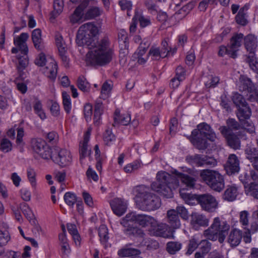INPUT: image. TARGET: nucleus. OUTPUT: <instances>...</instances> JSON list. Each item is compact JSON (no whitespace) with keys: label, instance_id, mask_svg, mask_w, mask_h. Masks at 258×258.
I'll return each instance as SVG.
<instances>
[{"label":"nucleus","instance_id":"obj_1","mask_svg":"<svg viewBox=\"0 0 258 258\" xmlns=\"http://www.w3.org/2000/svg\"><path fill=\"white\" fill-rule=\"evenodd\" d=\"M98 33V28L91 23L82 25L78 31L77 43L80 46L86 45L88 47L89 51L86 56V61L88 64L104 65L112 58L113 51L108 41L95 42L94 38Z\"/></svg>","mask_w":258,"mask_h":258},{"label":"nucleus","instance_id":"obj_2","mask_svg":"<svg viewBox=\"0 0 258 258\" xmlns=\"http://www.w3.org/2000/svg\"><path fill=\"white\" fill-rule=\"evenodd\" d=\"M177 179H180L187 188H191L195 185V180L184 174L175 170L173 175L171 176L165 171H159L156 176V181L152 184L153 190L162 194L167 198H171L172 191L178 186Z\"/></svg>","mask_w":258,"mask_h":258},{"label":"nucleus","instance_id":"obj_3","mask_svg":"<svg viewBox=\"0 0 258 258\" xmlns=\"http://www.w3.org/2000/svg\"><path fill=\"white\" fill-rule=\"evenodd\" d=\"M134 221L143 226H148L151 234L165 238H174L173 231L166 224L158 225L156 220L150 216L136 215L133 213H130L122 220L121 224L125 227L127 226V222L132 223Z\"/></svg>","mask_w":258,"mask_h":258},{"label":"nucleus","instance_id":"obj_4","mask_svg":"<svg viewBox=\"0 0 258 258\" xmlns=\"http://www.w3.org/2000/svg\"><path fill=\"white\" fill-rule=\"evenodd\" d=\"M149 189L144 186L137 187L135 189V200L141 209L154 210L160 206V200L156 196L148 192Z\"/></svg>","mask_w":258,"mask_h":258},{"label":"nucleus","instance_id":"obj_5","mask_svg":"<svg viewBox=\"0 0 258 258\" xmlns=\"http://www.w3.org/2000/svg\"><path fill=\"white\" fill-rule=\"evenodd\" d=\"M190 140L192 144L200 150L207 147L205 138L210 141H214L216 138L215 134L212 131L210 126L205 123L199 124L197 129L192 132Z\"/></svg>","mask_w":258,"mask_h":258},{"label":"nucleus","instance_id":"obj_6","mask_svg":"<svg viewBox=\"0 0 258 258\" xmlns=\"http://www.w3.org/2000/svg\"><path fill=\"white\" fill-rule=\"evenodd\" d=\"M230 229V225L225 221L221 220L219 217L214 219L210 227L204 231L205 237L213 241L218 239L222 243Z\"/></svg>","mask_w":258,"mask_h":258},{"label":"nucleus","instance_id":"obj_7","mask_svg":"<svg viewBox=\"0 0 258 258\" xmlns=\"http://www.w3.org/2000/svg\"><path fill=\"white\" fill-rule=\"evenodd\" d=\"M200 176L202 180L214 190L220 192L225 187L223 176L216 171L204 170L201 171Z\"/></svg>","mask_w":258,"mask_h":258},{"label":"nucleus","instance_id":"obj_8","mask_svg":"<svg viewBox=\"0 0 258 258\" xmlns=\"http://www.w3.org/2000/svg\"><path fill=\"white\" fill-rule=\"evenodd\" d=\"M240 179L244 184L245 194L258 199V174L252 170L241 174Z\"/></svg>","mask_w":258,"mask_h":258},{"label":"nucleus","instance_id":"obj_9","mask_svg":"<svg viewBox=\"0 0 258 258\" xmlns=\"http://www.w3.org/2000/svg\"><path fill=\"white\" fill-rule=\"evenodd\" d=\"M49 158L56 164L63 167L71 164L73 155L70 151L67 149L57 148L52 150Z\"/></svg>","mask_w":258,"mask_h":258},{"label":"nucleus","instance_id":"obj_10","mask_svg":"<svg viewBox=\"0 0 258 258\" xmlns=\"http://www.w3.org/2000/svg\"><path fill=\"white\" fill-rule=\"evenodd\" d=\"M47 62L48 64L44 73L49 78L54 80L57 74V65L55 61L51 57L46 59L45 54L42 52L40 53L35 60V63L39 67L44 66Z\"/></svg>","mask_w":258,"mask_h":258},{"label":"nucleus","instance_id":"obj_11","mask_svg":"<svg viewBox=\"0 0 258 258\" xmlns=\"http://www.w3.org/2000/svg\"><path fill=\"white\" fill-rule=\"evenodd\" d=\"M32 147L34 151L44 159H49L52 149H50L46 142L41 139H34L32 142Z\"/></svg>","mask_w":258,"mask_h":258},{"label":"nucleus","instance_id":"obj_12","mask_svg":"<svg viewBox=\"0 0 258 258\" xmlns=\"http://www.w3.org/2000/svg\"><path fill=\"white\" fill-rule=\"evenodd\" d=\"M88 4L87 0H84L70 16L69 20L72 24H79L87 20L84 11Z\"/></svg>","mask_w":258,"mask_h":258},{"label":"nucleus","instance_id":"obj_13","mask_svg":"<svg viewBox=\"0 0 258 258\" xmlns=\"http://www.w3.org/2000/svg\"><path fill=\"white\" fill-rule=\"evenodd\" d=\"M237 98H240L241 100V95L237 93H234L232 99L234 103L238 108L237 117L241 121H244L249 118L251 115V111L246 103H242L241 106H240V104H239L238 101L236 100Z\"/></svg>","mask_w":258,"mask_h":258},{"label":"nucleus","instance_id":"obj_14","mask_svg":"<svg viewBox=\"0 0 258 258\" xmlns=\"http://www.w3.org/2000/svg\"><path fill=\"white\" fill-rule=\"evenodd\" d=\"M198 200L202 208L207 211H214L218 206V203L216 199L210 195L200 196L198 198Z\"/></svg>","mask_w":258,"mask_h":258},{"label":"nucleus","instance_id":"obj_15","mask_svg":"<svg viewBox=\"0 0 258 258\" xmlns=\"http://www.w3.org/2000/svg\"><path fill=\"white\" fill-rule=\"evenodd\" d=\"M110 205L113 213L118 216H121L126 211L127 203L122 199L114 198L110 202Z\"/></svg>","mask_w":258,"mask_h":258},{"label":"nucleus","instance_id":"obj_16","mask_svg":"<svg viewBox=\"0 0 258 258\" xmlns=\"http://www.w3.org/2000/svg\"><path fill=\"white\" fill-rule=\"evenodd\" d=\"M221 134L225 137L229 145L233 149H238L240 147L239 139L231 134V130L225 126L220 128Z\"/></svg>","mask_w":258,"mask_h":258},{"label":"nucleus","instance_id":"obj_17","mask_svg":"<svg viewBox=\"0 0 258 258\" xmlns=\"http://www.w3.org/2000/svg\"><path fill=\"white\" fill-rule=\"evenodd\" d=\"M243 35L242 34L233 36L230 41L229 46L230 49L229 56L235 58L237 56V52L239 50L243 40Z\"/></svg>","mask_w":258,"mask_h":258},{"label":"nucleus","instance_id":"obj_18","mask_svg":"<svg viewBox=\"0 0 258 258\" xmlns=\"http://www.w3.org/2000/svg\"><path fill=\"white\" fill-rule=\"evenodd\" d=\"M29 38V34L27 33H22L20 36L15 37L14 38V44L19 48L23 54H27L28 48L26 42Z\"/></svg>","mask_w":258,"mask_h":258},{"label":"nucleus","instance_id":"obj_19","mask_svg":"<svg viewBox=\"0 0 258 258\" xmlns=\"http://www.w3.org/2000/svg\"><path fill=\"white\" fill-rule=\"evenodd\" d=\"M225 168L229 174L239 171L240 169L239 161L235 155L231 154L229 155Z\"/></svg>","mask_w":258,"mask_h":258},{"label":"nucleus","instance_id":"obj_20","mask_svg":"<svg viewBox=\"0 0 258 258\" xmlns=\"http://www.w3.org/2000/svg\"><path fill=\"white\" fill-rule=\"evenodd\" d=\"M209 222V220L203 215L194 213L191 215V224L195 229H198L202 226H208Z\"/></svg>","mask_w":258,"mask_h":258},{"label":"nucleus","instance_id":"obj_21","mask_svg":"<svg viewBox=\"0 0 258 258\" xmlns=\"http://www.w3.org/2000/svg\"><path fill=\"white\" fill-rule=\"evenodd\" d=\"M31 38L35 48L38 50H42L44 48V44L42 37V32L40 29H35L33 30Z\"/></svg>","mask_w":258,"mask_h":258},{"label":"nucleus","instance_id":"obj_22","mask_svg":"<svg viewBox=\"0 0 258 258\" xmlns=\"http://www.w3.org/2000/svg\"><path fill=\"white\" fill-rule=\"evenodd\" d=\"M240 193V190L235 185L228 186L224 192L223 198L228 201H233L236 200Z\"/></svg>","mask_w":258,"mask_h":258},{"label":"nucleus","instance_id":"obj_23","mask_svg":"<svg viewBox=\"0 0 258 258\" xmlns=\"http://www.w3.org/2000/svg\"><path fill=\"white\" fill-rule=\"evenodd\" d=\"M242 236V231L237 229H233L228 237V242L232 246H236L241 242Z\"/></svg>","mask_w":258,"mask_h":258},{"label":"nucleus","instance_id":"obj_24","mask_svg":"<svg viewBox=\"0 0 258 258\" xmlns=\"http://www.w3.org/2000/svg\"><path fill=\"white\" fill-rule=\"evenodd\" d=\"M90 135V132H86L84 135L83 143L80 144V153L81 160L91 154V150L88 147V142L89 140Z\"/></svg>","mask_w":258,"mask_h":258},{"label":"nucleus","instance_id":"obj_25","mask_svg":"<svg viewBox=\"0 0 258 258\" xmlns=\"http://www.w3.org/2000/svg\"><path fill=\"white\" fill-rule=\"evenodd\" d=\"M185 79V72L183 68L178 67L176 69V77L172 79L170 86L171 88H177L180 85V82Z\"/></svg>","mask_w":258,"mask_h":258},{"label":"nucleus","instance_id":"obj_26","mask_svg":"<svg viewBox=\"0 0 258 258\" xmlns=\"http://www.w3.org/2000/svg\"><path fill=\"white\" fill-rule=\"evenodd\" d=\"M245 46L251 55H253V53L257 46L256 38L252 35L247 36L245 38Z\"/></svg>","mask_w":258,"mask_h":258},{"label":"nucleus","instance_id":"obj_27","mask_svg":"<svg viewBox=\"0 0 258 258\" xmlns=\"http://www.w3.org/2000/svg\"><path fill=\"white\" fill-rule=\"evenodd\" d=\"M63 7V0H54L53 10L50 17V20L51 22H53L55 19L62 13Z\"/></svg>","mask_w":258,"mask_h":258},{"label":"nucleus","instance_id":"obj_28","mask_svg":"<svg viewBox=\"0 0 258 258\" xmlns=\"http://www.w3.org/2000/svg\"><path fill=\"white\" fill-rule=\"evenodd\" d=\"M55 42L62 59L63 61L67 62L68 59L66 55V53L67 52V47L62 36H57L55 38Z\"/></svg>","mask_w":258,"mask_h":258},{"label":"nucleus","instance_id":"obj_29","mask_svg":"<svg viewBox=\"0 0 258 258\" xmlns=\"http://www.w3.org/2000/svg\"><path fill=\"white\" fill-rule=\"evenodd\" d=\"M114 120L123 125L128 124L131 120V117L130 114L127 113H121L119 110H116L114 114Z\"/></svg>","mask_w":258,"mask_h":258},{"label":"nucleus","instance_id":"obj_30","mask_svg":"<svg viewBox=\"0 0 258 258\" xmlns=\"http://www.w3.org/2000/svg\"><path fill=\"white\" fill-rule=\"evenodd\" d=\"M134 58L140 64L144 63L148 58V54L146 53L145 47L140 46L134 53Z\"/></svg>","mask_w":258,"mask_h":258},{"label":"nucleus","instance_id":"obj_31","mask_svg":"<svg viewBox=\"0 0 258 258\" xmlns=\"http://www.w3.org/2000/svg\"><path fill=\"white\" fill-rule=\"evenodd\" d=\"M169 52L167 48L160 50L158 47H153L150 50L149 54L154 59L158 60L166 56Z\"/></svg>","mask_w":258,"mask_h":258},{"label":"nucleus","instance_id":"obj_32","mask_svg":"<svg viewBox=\"0 0 258 258\" xmlns=\"http://www.w3.org/2000/svg\"><path fill=\"white\" fill-rule=\"evenodd\" d=\"M167 217L171 226L173 228H179L180 224L177 212L174 210H170L167 212Z\"/></svg>","mask_w":258,"mask_h":258},{"label":"nucleus","instance_id":"obj_33","mask_svg":"<svg viewBox=\"0 0 258 258\" xmlns=\"http://www.w3.org/2000/svg\"><path fill=\"white\" fill-rule=\"evenodd\" d=\"M67 228L69 232L72 236L76 246H80L81 244V239L76 226L74 224L69 223L67 225Z\"/></svg>","mask_w":258,"mask_h":258},{"label":"nucleus","instance_id":"obj_34","mask_svg":"<svg viewBox=\"0 0 258 258\" xmlns=\"http://www.w3.org/2000/svg\"><path fill=\"white\" fill-rule=\"evenodd\" d=\"M200 249L202 252L198 251L195 253V258H204L205 255L210 251L211 244L207 240H202L200 242Z\"/></svg>","mask_w":258,"mask_h":258},{"label":"nucleus","instance_id":"obj_35","mask_svg":"<svg viewBox=\"0 0 258 258\" xmlns=\"http://www.w3.org/2000/svg\"><path fill=\"white\" fill-rule=\"evenodd\" d=\"M36 175V172L33 168L29 167L27 169V179L33 189H36L37 187Z\"/></svg>","mask_w":258,"mask_h":258},{"label":"nucleus","instance_id":"obj_36","mask_svg":"<svg viewBox=\"0 0 258 258\" xmlns=\"http://www.w3.org/2000/svg\"><path fill=\"white\" fill-rule=\"evenodd\" d=\"M103 111L102 103L100 102H97L95 104L94 121V123L98 125L100 123L101 119V114Z\"/></svg>","mask_w":258,"mask_h":258},{"label":"nucleus","instance_id":"obj_37","mask_svg":"<svg viewBox=\"0 0 258 258\" xmlns=\"http://www.w3.org/2000/svg\"><path fill=\"white\" fill-rule=\"evenodd\" d=\"M102 13V11L97 7L89 8L85 13L86 20L93 19L99 16Z\"/></svg>","mask_w":258,"mask_h":258},{"label":"nucleus","instance_id":"obj_38","mask_svg":"<svg viewBox=\"0 0 258 258\" xmlns=\"http://www.w3.org/2000/svg\"><path fill=\"white\" fill-rule=\"evenodd\" d=\"M77 85L78 88L84 92H88L90 89V84L84 77H79Z\"/></svg>","mask_w":258,"mask_h":258},{"label":"nucleus","instance_id":"obj_39","mask_svg":"<svg viewBox=\"0 0 258 258\" xmlns=\"http://www.w3.org/2000/svg\"><path fill=\"white\" fill-rule=\"evenodd\" d=\"M112 84L111 83L105 82L102 85L101 91V97L103 99L109 97L112 89Z\"/></svg>","mask_w":258,"mask_h":258},{"label":"nucleus","instance_id":"obj_40","mask_svg":"<svg viewBox=\"0 0 258 258\" xmlns=\"http://www.w3.org/2000/svg\"><path fill=\"white\" fill-rule=\"evenodd\" d=\"M98 235L102 243H105L107 241L108 237V229L106 225H102L98 229Z\"/></svg>","mask_w":258,"mask_h":258},{"label":"nucleus","instance_id":"obj_41","mask_svg":"<svg viewBox=\"0 0 258 258\" xmlns=\"http://www.w3.org/2000/svg\"><path fill=\"white\" fill-rule=\"evenodd\" d=\"M63 199L66 203L70 207H73L77 201L76 195L71 192L66 193Z\"/></svg>","mask_w":258,"mask_h":258},{"label":"nucleus","instance_id":"obj_42","mask_svg":"<svg viewBox=\"0 0 258 258\" xmlns=\"http://www.w3.org/2000/svg\"><path fill=\"white\" fill-rule=\"evenodd\" d=\"M246 157L252 163V161L255 160L258 158L257 151L253 147H248L245 150Z\"/></svg>","mask_w":258,"mask_h":258},{"label":"nucleus","instance_id":"obj_43","mask_svg":"<svg viewBox=\"0 0 258 258\" xmlns=\"http://www.w3.org/2000/svg\"><path fill=\"white\" fill-rule=\"evenodd\" d=\"M64 109L67 113H70L72 109L71 99L70 95L66 92L62 93Z\"/></svg>","mask_w":258,"mask_h":258},{"label":"nucleus","instance_id":"obj_44","mask_svg":"<svg viewBox=\"0 0 258 258\" xmlns=\"http://www.w3.org/2000/svg\"><path fill=\"white\" fill-rule=\"evenodd\" d=\"M24 78V75L21 74L20 78H17L15 80L18 90L23 94L25 93L27 91L26 84L22 81Z\"/></svg>","mask_w":258,"mask_h":258},{"label":"nucleus","instance_id":"obj_45","mask_svg":"<svg viewBox=\"0 0 258 258\" xmlns=\"http://www.w3.org/2000/svg\"><path fill=\"white\" fill-rule=\"evenodd\" d=\"M140 251L133 248H124L120 250L118 252V255L121 257H126L131 255H138L140 254Z\"/></svg>","mask_w":258,"mask_h":258},{"label":"nucleus","instance_id":"obj_46","mask_svg":"<svg viewBox=\"0 0 258 258\" xmlns=\"http://www.w3.org/2000/svg\"><path fill=\"white\" fill-rule=\"evenodd\" d=\"M21 198L25 202H29L31 200V192L28 187H22L19 191Z\"/></svg>","mask_w":258,"mask_h":258},{"label":"nucleus","instance_id":"obj_47","mask_svg":"<svg viewBox=\"0 0 258 258\" xmlns=\"http://www.w3.org/2000/svg\"><path fill=\"white\" fill-rule=\"evenodd\" d=\"M104 141L107 145H112L115 141V137L110 130H107L104 135Z\"/></svg>","mask_w":258,"mask_h":258},{"label":"nucleus","instance_id":"obj_48","mask_svg":"<svg viewBox=\"0 0 258 258\" xmlns=\"http://www.w3.org/2000/svg\"><path fill=\"white\" fill-rule=\"evenodd\" d=\"M141 167V162L139 161H136L132 163L127 164L124 167V170L126 173H131Z\"/></svg>","mask_w":258,"mask_h":258},{"label":"nucleus","instance_id":"obj_49","mask_svg":"<svg viewBox=\"0 0 258 258\" xmlns=\"http://www.w3.org/2000/svg\"><path fill=\"white\" fill-rule=\"evenodd\" d=\"M12 144L7 139H3L1 142L0 150L3 152L7 153L12 150Z\"/></svg>","mask_w":258,"mask_h":258},{"label":"nucleus","instance_id":"obj_50","mask_svg":"<svg viewBox=\"0 0 258 258\" xmlns=\"http://www.w3.org/2000/svg\"><path fill=\"white\" fill-rule=\"evenodd\" d=\"M93 107L89 103H86L84 107V115L87 121H90L92 118Z\"/></svg>","mask_w":258,"mask_h":258},{"label":"nucleus","instance_id":"obj_51","mask_svg":"<svg viewBox=\"0 0 258 258\" xmlns=\"http://www.w3.org/2000/svg\"><path fill=\"white\" fill-rule=\"evenodd\" d=\"M248 62L251 70L258 74V59L254 55L248 56Z\"/></svg>","mask_w":258,"mask_h":258},{"label":"nucleus","instance_id":"obj_52","mask_svg":"<svg viewBox=\"0 0 258 258\" xmlns=\"http://www.w3.org/2000/svg\"><path fill=\"white\" fill-rule=\"evenodd\" d=\"M181 248V244L179 243L171 242L167 244V249L170 253H174Z\"/></svg>","mask_w":258,"mask_h":258},{"label":"nucleus","instance_id":"obj_53","mask_svg":"<svg viewBox=\"0 0 258 258\" xmlns=\"http://www.w3.org/2000/svg\"><path fill=\"white\" fill-rule=\"evenodd\" d=\"M19 64L18 66V70L21 71L22 70L25 68L28 64V59L27 58V54H23L22 57H18Z\"/></svg>","mask_w":258,"mask_h":258},{"label":"nucleus","instance_id":"obj_54","mask_svg":"<svg viewBox=\"0 0 258 258\" xmlns=\"http://www.w3.org/2000/svg\"><path fill=\"white\" fill-rule=\"evenodd\" d=\"M50 110L52 116H58L60 114V108L58 104L56 102H52Z\"/></svg>","mask_w":258,"mask_h":258},{"label":"nucleus","instance_id":"obj_55","mask_svg":"<svg viewBox=\"0 0 258 258\" xmlns=\"http://www.w3.org/2000/svg\"><path fill=\"white\" fill-rule=\"evenodd\" d=\"M86 175L88 179L90 180L97 181L99 179V176L97 173L90 167L88 168L86 172Z\"/></svg>","mask_w":258,"mask_h":258},{"label":"nucleus","instance_id":"obj_56","mask_svg":"<svg viewBox=\"0 0 258 258\" xmlns=\"http://www.w3.org/2000/svg\"><path fill=\"white\" fill-rule=\"evenodd\" d=\"M10 239V235L8 232H3L0 230V246H2L9 241Z\"/></svg>","mask_w":258,"mask_h":258},{"label":"nucleus","instance_id":"obj_57","mask_svg":"<svg viewBox=\"0 0 258 258\" xmlns=\"http://www.w3.org/2000/svg\"><path fill=\"white\" fill-rule=\"evenodd\" d=\"M199 245L198 241L194 238L190 240L188 250L187 251L186 254L190 255L191 254L193 251L197 248Z\"/></svg>","mask_w":258,"mask_h":258},{"label":"nucleus","instance_id":"obj_58","mask_svg":"<svg viewBox=\"0 0 258 258\" xmlns=\"http://www.w3.org/2000/svg\"><path fill=\"white\" fill-rule=\"evenodd\" d=\"M248 213L243 211L240 213V222L243 226H247L248 224Z\"/></svg>","mask_w":258,"mask_h":258},{"label":"nucleus","instance_id":"obj_59","mask_svg":"<svg viewBox=\"0 0 258 258\" xmlns=\"http://www.w3.org/2000/svg\"><path fill=\"white\" fill-rule=\"evenodd\" d=\"M21 209L23 214L27 218H31L33 216L32 211L27 204L22 205Z\"/></svg>","mask_w":258,"mask_h":258},{"label":"nucleus","instance_id":"obj_60","mask_svg":"<svg viewBox=\"0 0 258 258\" xmlns=\"http://www.w3.org/2000/svg\"><path fill=\"white\" fill-rule=\"evenodd\" d=\"M24 136V130L22 128H20L17 130V135L16 143L18 145L22 146L24 144L23 138Z\"/></svg>","mask_w":258,"mask_h":258},{"label":"nucleus","instance_id":"obj_61","mask_svg":"<svg viewBox=\"0 0 258 258\" xmlns=\"http://www.w3.org/2000/svg\"><path fill=\"white\" fill-rule=\"evenodd\" d=\"M180 194L181 198L186 203L188 204H191L192 203L191 202L192 200L191 196L189 194L184 192V189L183 187L180 189Z\"/></svg>","mask_w":258,"mask_h":258},{"label":"nucleus","instance_id":"obj_62","mask_svg":"<svg viewBox=\"0 0 258 258\" xmlns=\"http://www.w3.org/2000/svg\"><path fill=\"white\" fill-rule=\"evenodd\" d=\"M11 179L16 187H19L22 181L21 177L16 172L12 174Z\"/></svg>","mask_w":258,"mask_h":258},{"label":"nucleus","instance_id":"obj_63","mask_svg":"<svg viewBox=\"0 0 258 258\" xmlns=\"http://www.w3.org/2000/svg\"><path fill=\"white\" fill-rule=\"evenodd\" d=\"M176 210L177 214H179L183 219H186L188 218V212L184 207L178 206L177 207Z\"/></svg>","mask_w":258,"mask_h":258},{"label":"nucleus","instance_id":"obj_64","mask_svg":"<svg viewBox=\"0 0 258 258\" xmlns=\"http://www.w3.org/2000/svg\"><path fill=\"white\" fill-rule=\"evenodd\" d=\"M135 17H137V19L139 20L142 27H146L150 24V21L148 18L142 16L136 15Z\"/></svg>","mask_w":258,"mask_h":258}]
</instances>
